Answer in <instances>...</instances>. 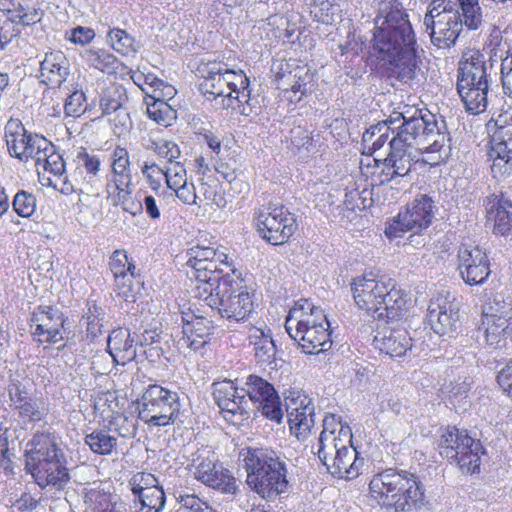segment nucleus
I'll use <instances>...</instances> for the list:
<instances>
[{
	"instance_id": "nucleus-1",
	"label": "nucleus",
	"mask_w": 512,
	"mask_h": 512,
	"mask_svg": "<svg viewBox=\"0 0 512 512\" xmlns=\"http://www.w3.org/2000/svg\"><path fill=\"white\" fill-rule=\"evenodd\" d=\"M405 121L389 140L390 152L382 161V184L408 175L412 165L418 162L417 151L438 153L436 163L449 156L450 136L441 116L415 109Z\"/></svg>"
},
{
	"instance_id": "nucleus-2",
	"label": "nucleus",
	"mask_w": 512,
	"mask_h": 512,
	"mask_svg": "<svg viewBox=\"0 0 512 512\" xmlns=\"http://www.w3.org/2000/svg\"><path fill=\"white\" fill-rule=\"evenodd\" d=\"M373 48L387 57L400 81L407 83L423 75L416 36L404 11L391 9L377 19Z\"/></svg>"
},
{
	"instance_id": "nucleus-3",
	"label": "nucleus",
	"mask_w": 512,
	"mask_h": 512,
	"mask_svg": "<svg viewBox=\"0 0 512 512\" xmlns=\"http://www.w3.org/2000/svg\"><path fill=\"white\" fill-rule=\"evenodd\" d=\"M25 469L42 489L62 491L70 482L65 454L48 432L36 433L26 444Z\"/></svg>"
},
{
	"instance_id": "nucleus-4",
	"label": "nucleus",
	"mask_w": 512,
	"mask_h": 512,
	"mask_svg": "<svg viewBox=\"0 0 512 512\" xmlns=\"http://www.w3.org/2000/svg\"><path fill=\"white\" fill-rule=\"evenodd\" d=\"M371 496L387 510L412 512L424 504V487L418 477L406 470L389 468L375 474L369 483Z\"/></svg>"
},
{
	"instance_id": "nucleus-5",
	"label": "nucleus",
	"mask_w": 512,
	"mask_h": 512,
	"mask_svg": "<svg viewBox=\"0 0 512 512\" xmlns=\"http://www.w3.org/2000/svg\"><path fill=\"white\" fill-rule=\"evenodd\" d=\"M329 328L323 309L307 299L296 302L285 321L286 332L306 354H318L331 347Z\"/></svg>"
},
{
	"instance_id": "nucleus-6",
	"label": "nucleus",
	"mask_w": 512,
	"mask_h": 512,
	"mask_svg": "<svg viewBox=\"0 0 512 512\" xmlns=\"http://www.w3.org/2000/svg\"><path fill=\"white\" fill-rule=\"evenodd\" d=\"M246 483L264 499H274L289 488L286 463L282 455L272 449H249L244 458Z\"/></svg>"
},
{
	"instance_id": "nucleus-7",
	"label": "nucleus",
	"mask_w": 512,
	"mask_h": 512,
	"mask_svg": "<svg viewBox=\"0 0 512 512\" xmlns=\"http://www.w3.org/2000/svg\"><path fill=\"white\" fill-rule=\"evenodd\" d=\"M198 296L203 297L208 305L216 308L219 315L230 323L248 320L254 310L253 295L243 280L235 274H225L222 279L209 286Z\"/></svg>"
},
{
	"instance_id": "nucleus-8",
	"label": "nucleus",
	"mask_w": 512,
	"mask_h": 512,
	"mask_svg": "<svg viewBox=\"0 0 512 512\" xmlns=\"http://www.w3.org/2000/svg\"><path fill=\"white\" fill-rule=\"evenodd\" d=\"M484 55L479 50L465 52L459 62L457 91L465 108L472 114H480L487 109L490 88L489 69Z\"/></svg>"
},
{
	"instance_id": "nucleus-9",
	"label": "nucleus",
	"mask_w": 512,
	"mask_h": 512,
	"mask_svg": "<svg viewBox=\"0 0 512 512\" xmlns=\"http://www.w3.org/2000/svg\"><path fill=\"white\" fill-rule=\"evenodd\" d=\"M138 417L149 428L173 424L181 409L176 391L157 384H151L137 401Z\"/></svg>"
},
{
	"instance_id": "nucleus-10",
	"label": "nucleus",
	"mask_w": 512,
	"mask_h": 512,
	"mask_svg": "<svg viewBox=\"0 0 512 512\" xmlns=\"http://www.w3.org/2000/svg\"><path fill=\"white\" fill-rule=\"evenodd\" d=\"M129 152L117 146L111 155V172L106 178V192L113 205L121 206L133 216L143 212L142 199L132 198V174Z\"/></svg>"
},
{
	"instance_id": "nucleus-11",
	"label": "nucleus",
	"mask_w": 512,
	"mask_h": 512,
	"mask_svg": "<svg viewBox=\"0 0 512 512\" xmlns=\"http://www.w3.org/2000/svg\"><path fill=\"white\" fill-rule=\"evenodd\" d=\"M423 25L432 44L438 48L453 46L463 30L460 12L450 0H432Z\"/></svg>"
},
{
	"instance_id": "nucleus-12",
	"label": "nucleus",
	"mask_w": 512,
	"mask_h": 512,
	"mask_svg": "<svg viewBox=\"0 0 512 512\" xmlns=\"http://www.w3.org/2000/svg\"><path fill=\"white\" fill-rule=\"evenodd\" d=\"M203 82L201 89L204 94L213 96L217 107L228 109L233 106V89L245 88L249 84V78L242 70L229 69L222 62H209L203 69Z\"/></svg>"
},
{
	"instance_id": "nucleus-13",
	"label": "nucleus",
	"mask_w": 512,
	"mask_h": 512,
	"mask_svg": "<svg viewBox=\"0 0 512 512\" xmlns=\"http://www.w3.org/2000/svg\"><path fill=\"white\" fill-rule=\"evenodd\" d=\"M190 466L194 478L204 485L226 495H236L240 491V482L223 467L210 448L202 447L193 453Z\"/></svg>"
},
{
	"instance_id": "nucleus-14",
	"label": "nucleus",
	"mask_w": 512,
	"mask_h": 512,
	"mask_svg": "<svg viewBox=\"0 0 512 512\" xmlns=\"http://www.w3.org/2000/svg\"><path fill=\"white\" fill-rule=\"evenodd\" d=\"M439 453L450 462H456L463 473L479 471L482 446L465 430L447 427L438 443Z\"/></svg>"
},
{
	"instance_id": "nucleus-15",
	"label": "nucleus",
	"mask_w": 512,
	"mask_h": 512,
	"mask_svg": "<svg viewBox=\"0 0 512 512\" xmlns=\"http://www.w3.org/2000/svg\"><path fill=\"white\" fill-rule=\"evenodd\" d=\"M254 218L261 237L272 245L286 243L297 229L294 215L283 205L261 206L255 211Z\"/></svg>"
},
{
	"instance_id": "nucleus-16",
	"label": "nucleus",
	"mask_w": 512,
	"mask_h": 512,
	"mask_svg": "<svg viewBox=\"0 0 512 512\" xmlns=\"http://www.w3.org/2000/svg\"><path fill=\"white\" fill-rule=\"evenodd\" d=\"M187 256L186 264L192 268V276L201 283L197 286L198 293L222 279V265L230 266L227 254L213 247L193 246L187 251Z\"/></svg>"
},
{
	"instance_id": "nucleus-17",
	"label": "nucleus",
	"mask_w": 512,
	"mask_h": 512,
	"mask_svg": "<svg viewBox=\"0 0 512 512\" xmlns=\"http://www.w3.org/2000/svg\"><path fill=\"white\" fill-rule=\"evenodd\" d=\"M5 138L11 156L22 162L39 159L45 149H51V142L45 137L29 133L21 121L10 119L5 126Z\"/></svg>"
},
{
	"instance_id": "nucleus-18",
	"label": "nucleus",
	"mask_w": 512,
	"mask_h": 512,
	"mask_svg": "<svg viewBox=\"0 0 512 512\" xmlns=\"http://www.w3.org/2000/svg\"><path fill=\"white\" fill-rule=\"evenodd\" d=\"M390 282V278L380 275L374 270L366 271L355 277L351 283V291L356 305L375 318L382 307L381 302H383Z\"/></svg>"
},
{
	"instance_id": "nucleus-19",
	"label": "nucleus",
	"mask_w": 512,
	"mask_h": 512,
	"mask_svg": "<svg viewBox=\"0 0 512 512\" xmlns=\"http://www.w3.org/2000/svg\"><path fill=\"white\" fill-rule=\"evenodd\" d=\"M433 201L427 195H421L407 205L385 229L388 238H398L406 231L420 232L426 229L433 218Z\"/></svg>"
},
{
	"instance_id": "nucleus-20",
	"label": "nucleus",
	"mask_w": 512,
	"mask_h": 512,
	"mask_svg": "<svg viewBox=\"0 0 512 512\" xmlns=\"http://www.w3.org/2000/svg\"><path fill=\"white\" fill-rule=\"evenodd\" d=\"M285 407L291 434L298 439H306L315 424L313 399L303 391L289 390L285 396Z\"/></svg>"
},
{
	"instance_id": "nucleus-21",
	"label": "nucleus",
	"mask_w": 512,
	"mask_h": 512,
	"mask_svg": "<svg viewBox=\"0 0 512 512\" xmlns=\"http://www.w3.org/2000/svg\"><path fill=\"white\" fill-rule=\"evenodd\" d=\"M241 392H244L250 401L258 404L257 407L263 416L278 424L281 423L284 414L280 397L267 380L257 375H249Z\"/></svg>"
},
{
	"instance_id": "nucleus-22",
	"label": "nucleus",
	"mask_w": 512,
	"mask_h": 512,
	"mask_svg": "<svg viewBox=\"0 0 512 512\" xmlns=\"http://www.w3.org/2000/svg\"><path fill=\"white\" fill-rule=\"evenodd\" d=\"M427 311L431 329L440 336L450 335L460 326L459 305L449 294H437Z\"/></svg>"
},
{
	"instance_id": "nucleus-23",
	"label": "nucleus",
	"mask_w": 512,
	"mask_h": 512,
	"mask_svg": "<svg viewBox=\"0 0 512 512\" xmlns=\"http://www.w3.org/2000/svg\"><path fill=\"white\" fill-rule=\"evenodd\" d=\"M213 396L228 423L237 426L249 418L248 400L244 394H240L239 389L233 385L232 381L215 383Z\"/></svg>"
},
{
	"instance_id": "nucleus-24",
	"label": "nucleus",
	"mask_w": 512,
	"mask_h": 512,
	"mask_svg": "<svg viewBox=\"0 0 512 512\" xmlns=\"http://www.w3.org/2000/svg\"><path fill=\"white\" fill-rule=\"evenodd\" d=\"M457 269L470 286L482 285L489 277L491 270L486 253L478 246L463 244L459 247Z\"/></svg>"
},
{
	"instance_id": "nucleus-25",
	"label": "nucleus",
	"mask_w": 512,
	"mask_h": 512,
	"mask_svg": "<svg viewBox=\"0 0 512 512\" xmlns=\"http://www.w3.org/2000/svg\"><path fill=\"white\" fill-rule=\"evenodd\" d=\"M32 333L40 342L56 343L63 339V314L52 306H39L32 314Z\"/></svg>"
},
{
	"instance_id": "nucleus-26",
	"label": "nucleus",
	"mask_w": 512,
	"mask_h": 512,
	"mask_svg": "<svg viewBox=\"0 0 512 512\" xmlns=\"http://www.w3.org/2000/svg\"><path fill=\"white\" fill-rule=\"evenodd\" d=\"M182 336L178 339L179 349H189L198 352L208 344L213 326L211 322L194 314L181 315Z\"/></svg>"
},
{
	"instance_id": "nucleus-27",
	"label": "nucleus",
	"mask_w": 512,
	"mask_h": 512,
	"mask_svg": "<svg viewBox=\"0 0 512 512\" xmlns=\"http://www.w3.org/2000/svg\"><path fill=\"white\" fill-rule=\"evenodd\" d=\"M486 218L493 223V232L502 236L512 230V202L503 193L491 194L484 199Z\"/></svg>"
},
{
	"instance_id": "nucleus-28",
	"label": "nucleus",
	"mask_w": 512,
	"mask_h": 512,
	"mask_svg": "<svg viewBox=\"0 0 512 512\" xmlns=\"http://www.w3.org/2000/svg\"><path fill=\"white\" fill-rule=\"evenodd\" d=\"M412 339L405 328L384 327L377 331L373 344L381 353L401 357L411 349Z\"/></svg>"
},
{
	"instance_id": "nucleus-29",
	"label": "nucleus",
	"mask_w": 512,
	"mask_h": 512,
	"mask_svg": "<svg viewBox=\"0 0 512 512\" xmlns=\"http://www.w3.org/2000/svg\"><path fill=\"white\" fill-rule=\"evenodd\" d=\"M336 454H333L330 462L324 465L327 470L339 478L353 479L359 475L364 459L358 457L357 450L350 444L343 445Z\"/></svg>"
},
{
	"instance_id": "nucleus-30",
	"label": "nucleus",
	"mask_w": 512,
	"mask_h": 512,
	"mask_svg": "<svg viewBox=\"0 0 512 512\" xmlns=\"http://www.w3.org/2000/svg\"><path fill=\"white\" fill-rule=\"evenodd\" d=\"M134 338L127 329L113 330L108 336L107 350L113 361L124 366L136 357Z\"/></svg>"
},
{
	"instance_id": "nucleus-31",
	"label": "nucleus",
	"mask_w": 512,
	"mask_h": 512,
	"mask_svg": "<svg viewBox=\"0 0 512 512\" xmlns=\"http://www.w3.org/2000/svg\"><path fill=\"white\" fill-rule=\"evenodd\" d=\"M381 306L377 316H375L376 319H386L387 323L399 321L408 312L407 294L400 289H396L391 281Z\"/></svg>"
},
{
	"instance_id": "nucleus-32",
	"label": "nucleus",
	"mask_w": 512,
	"mask_h": 512,
	"mask_svg": "<svg viewBox=\"0 0 512 512\" xmlns=\"http://www.w3.org/2000/svg\"><path fill=\"white\" fill-rule=\"evenodd\" d=\"M42 82L59 87L69 74V64L65 55L60 51L50 52L40 63Z\"/></svg>"
},
{
	"instance_id": "nucleus-33",
	"label": "nucleus",
	"mask_w": 512,
	"mask_h": 512,
	"mask_svg": "<svg viewBox=\"0 0 512 512\" xmlns=\"http://www.w3.org/2000/svg\"><path fill=\"white\" fill-rule=\"evenodd\" d=\"M248 339L254 347V357L257 363L270 365L275 361L277 349L269 328H250Z\"/></svg>"
},
{
	"instance_id": "nucleus-34",
	"label": "nucleus",
	"mask_w": 512,
	"mask_h": 512,
	"mask_svg": "<svg viewBox=\"0 0 512 512\" xmlns=\"http://www.w3.org/2000/svg\"><path fill=\"white\" fill-rule=\"evenodd\" d=\"M0 9L7 12L12 23L21 26L35 25L44 16V10L40 7L29 6L18 0H4L0 3Z\"/></svg>"
},
{
	"instance_id": "nucleus-35",
	"label": "nucleus",
	"mask_w": 512,
	"mask_h": 512,
	"mask_svg": "<svg viewBox=\"0 0 512 512\" xmlns=\"http://www.w3.org/2000/svg\"><path fill=\"white\" fill-rule=\"evenodd\" d=\"M414 110L415 109L413 108L404 106L403 111H394L388 119L380 121L379 128H377L375 132L376 134H379L378 138L372 141V143L367 147L369 153L372 154L381 149L389 140L390 134L394 136L397 132V128L401 125L402 122L409 120V117H411V114Z\"/></svg>"
},
{
	"instance_id": "nucleus-36",
	"label": "nucleus",
	"mask_w": 512,
	"mask_h": 512,
	"mask_svg": "<svg viewBox=\"0 0 512 512\" xmlns=\"http://www.w3.org/2000/svg\"><path fill=\"white\" fill-rule=\"evenodd\" d=\"M352 433L350 427H341L337 435L330 436L327 433H320L316 447L320 461L323 465L330 462L333 454H336L343 445L350 444Z\"/></svg>"
},
{
	"instance_id": "nucleus-37",
	"label": "nucleus",
	"mask_w": 512,
	"mask_h": 512,
	"mask_svg": "<svg viewBox=\"0 0 512 512\" xmlns=\"http://www.w3.org/2000/svg\"><path fill=\"white\" fill-rule=\"evenodd\" d=\"M482 324L485 326V338L490 346L498 347L505 340L509 327L508 319L501 315L485 314Z\"/></svg>"
},
{
	"instance_id": "nucleus-38",
	"label": "nucleus",
	"mask_w": 512,
	"mask_h": 512,
	"mask_svg": "<svg viewBox=\"0 0 512 512\" xmlns=\"http://www.w3.org/2000/svg\"><path fill=\"white\" fill-rule=\"evenodd\" d=\"M85 444L90 450L99 455H110L117 446V438L108 430L96 429L85 436Z\"/></svg>"
},
{
	"instance_id": "nucleus-39",
	"label": "nucleus",
	"mask_w": 512,
	"mask_h": 512,
	"mask_svg": "<svg viewBox=\"0 0 512 512\" xmlns=\"http://www.w3.org/2000/svg\"><path fill=\"white\" fill-rule=\"evenodd\" d=\"M166 503L165 493L161 486L136 497L133 500L135 512H161Z\"/></svg>"
},
{
	"instance_id": "nucleus-40",
	"label": "nucleus",
	"mask_w": 512,
	"mask_h": 512,
	"mask_svg": "<svg viewBox=\"0 0 512 512\" xmlns=\"http://www.w3.org/2000/svg\"><path fill=\"white\" fill-rule=\"evenodd\" d=\"M147 115L150 119L162 126H170L177 118V112L166 101L145 99Z\"/></svg>"
},
{
	"instance_id": "nucleus-41",
	"label": "nucleus",
	"mask_w": 512,
	"mask_h": 512,
	"mask_svg": "<svg viewBox=\"0 0 512 512\" xmlns=\"http://www.w3.org/2000/svg\"><path fill=\"white\" fill-rule=\"evenodd\" d=\"M35 166L38 171H43L53 174L54 177L64 173L65 163L62 156L55 151V146L51 143V149L42 151L39 159H36Z\"/></svg>"
},
{
	"instance_id": "nucleus-42",
	"label": "nucleus",
	"mask_w": 512,
	"mask_h": 512,
	"mask_svg": "<svg viewBox=\"0 0 512 512\" xmlns=\"http://www.w3.org/2000/svg\"><path fill=\"white\" fill-rule=\"evenodd\" d=\"M85 60L90 66H93L101 72L107 74H112L116 72L117 58L106 50H87L85 52Z\"/></svg>"
},
{
	"instance_id": "nucleus-43",
	"label": "nucleus",
	"mask_w": 512,
	"mask_h": 512,
	"mask_svg": "<svg viewBox=\"0 0 512 512\" xmlns=\"http://www.w3.org/2000/svg\"><path fill=\"white\" fill-rule=\"evenodd\" d=\"M462 14V23L468 30H478L483 23L482 8L479 0H458Z\"/></svg>"
},
{
	"instance_id": "nucleus-44",
	"label": "nucleus",
	"mask_w": 512,
	"mask_h": 512,
	"mask_svg": "<svg viewBox=\"0 0 512 512\" xmlns=\"http://www.w3.org/2000/svg\"><path fill=\"white\" fill-rule=\"evenodd\" d=\"M108 41L111 47L123 55L136 53L138 46L134 38L129 35L125 30L114 28L110 29L107 34Z\"/></svg>"
},
{
	"instance_id": "nucleus-45",
	"label": "nucleus",
	"mask_w": 512,
	"mask_h": 512,
	"mask_svg": "<svg viewBox=\"0 0 512 512\" xmlns=\"http://www.w3.org/2000/svg\"><path fill=\"white\" fill-rule=\"evenodd\" d=\"M49 185L64 195H71L73 193L89 194L92 191V184L90 181L83 179L82 183H73L71 178L64 175V173L54 177V179L49 178Z\"/></svg>"
},
{
	"instance_id": "nucleus-46",
	"label": "nucleus",
	"mask_w": 512,
	"mask_h": 512,
	"mask_svg": "<svg viewBox=\"0 0 512 512\" xmlns=\"http://www.w3.org/2000/svg\"><path fill=\"white\" fill-rule=\"evenodd\" d=\"M128 485L135 498L160 486L158 479L145 471L134 473L128 480Z\"/></svg>"
},
{
	"instance_id": "nucleus-47",
	"label": "nucleus",
	"mask_w": 512,
	"mask_h": 512,
	"mask_svg": "<svg viewBox=\"0 0 512 512\" xmlns=\"http://www.w3.org/2000/svg\"><path fill=\"white\" fill-rule=\"evenodd\" d=\"M15 410H17L19 417L28 419L30 422H39L48 414V409L44 403L32 398L24 400L15 407Z\"/></svg>"
},
{
	"instance_id": "nucleus-48",
	"label": "nucleus",
	"mask_w": 512,
	"mask_h": 512,
	"mask_svg": "<svg viewBox=\"0 0 512 512\" xmlns=\"http://www.w3.org/2000/svg\"><path fill=\"white\" fill-rule=\"evenodd\" d=\"M104 315L105 313L102 308L95 303L88 305L84 319L86 320L87 332L92 338H96L104 333Z\"/></svg>"
},
{
	"instance_id": "nucleus-49",
	"label": "nucleus",
	"mask_w": 512,
	"mask_h": 512,
	"mask_svg": "<svg viewBox=\"0 0 512 512\" xmlns=\"http://www.w3.org/2000/svg\"><path fill=\"white\" fill-rule=\"evenodd\" d=\"M164 179L168 188L171 190L174 188H180L187 183V172L183 162L178 161L175 163H169L165 165Z\"/></svg>"
},
{
	"instance_id": "nucleus-50",
	"label": "nucleus",
	"mask_w": 512,
	"mask_h": 512,
	"mask_svg": "<svg viewBox=\"0 0 512 512\" xmlns=\"http://www.w3.org/2000/svg\"><path fill=\"white\" fill-rule=\"evenodd\" d=\"M135 273H125L122 276L115 278V285L117 293L120 297L125 300L134 301L137 293L139 292V282L136 285L133 284Z\"/></svg>"
},
{
	"instance_id": "nucleus-51",
	"label": "nucleus",
	"mask_w": 512,
	"mask_h": 512,
	"mask_svg": "<svg viewBox=\"0 0 512 512\" xmlns=\"http://www.w3.org/2000/svg\"><path fill=\"white\" fill-rule=\"evenodd\" d=\"M109 266L114 278L128 272L134 274L136 270V266L128 260V256L124 250H116L112 253Z\"/></svg>"
},
{
	"instance_id": "nucleus-52",
	"label": "nucleus",
	"mask_w": 512,
	"mask_h": 512,
	"mask_svg": "<svg viewBox=\"0 0 512 512\" xmlns=\"http://www.w3.org/2000/svg\"><path fill=\"white\" fill-rule=\"evenodd\" d=\"M36 208V199L35 197L26 192L19 191L13 200V209L14 211L21 217H29L31 216Z\"/></svg>"
},
{
	"instance_id": "nucleus-53",
	"label": "nucleus",
	"mask_w": 512,
	"mask_h": 512,
	"mask_svg": "<svg viewBox=\"0 0 512 512\" xmlns=\"http://www.w3.org/2000/svg\"><path fill=\"white\" fill-rule=\"evenodd\" d=\"M86 111V97L82 91L72 92L65 100L66 117H79Z\"/></svg>"
},
{
	"instance_id": "nucleus-54",
	"label": "nucleus",
	"mask_w": 512,
	"mask_h": 512,
	"mask_svg": "<svg viewBox=\"0 0 512 512\" xmlns=\"http://www.w3.org/2000/svg\"><path fill=\"white\" fill-rule=\"evenodd\" d=\"M152 86L154 90L151 93L147 88H141L143 92H145L146 98L150 100L165 101V98L171 99L176 94V90L173 86L159 78L153 79Z\"/></svg>"
},
{
	"instance_id": "nucleus-55",
	"label": "nucleus",
	"mask_w": 512,
	"mask_h": 512,
	"mask_svg": "<svg viewBox=\"0 0 512 512\" xmlns=\"http://www.w3.org/2000/svg\"><path fill=\"white\" fill-rule=\"evenodd\" d=\"M291 144L300 153L308 154L314 149L313 139L309 131L302 127L291 130Z\"/></svg>"
},
{
	"instance_id": "nucleus-56",
	"label": "nucleus",
	"mask_w": 512,
	"mask_h": 512,
	"mask_svg": "<svg viewBox=\"0 0 512 512\" xmlns=\"http://www.w3.org/2000/svg\"><path fill=\"white\" fill-rule=\"evenodd\" d=\"M78 159L81 162V165L77 168H83L84 174H88L89 177L86 179V181H90L92 184V188L94 187L95 183L97 182L96 176L97 173L100 170V159L96 155H90L87 152L79 153Z\"/></svg>"
},
{
	"instance_id": "nucleus-57",
	"label": "nucleus",
	"mask_w": 512,
	"mask_h": 512,
	"mask_svg": "<svg viewBox=\"0 0 512 512\" xmlns=\"http://www.w3.org/2000/svg\"><path fill=\"white\" fill-rule=\"evenodd\" d=\"M233 106L231 108L236 109L235 104H246L240 109V113L245 116H249L253 112L255 103L251 99V91L249 84L245 88L233 89L232 91Z\"/></svg>"
},
{
	"instance_id": "nucleus-58",
	"label": "nucleus",
	"mask_w": 512,
	"mask_h": 512,
	"mask_svg": "<svg viewBox=\"0 0 512 512\" xmlns=\"http://www.w3.org/2000/svg\"><path fill=\"white\" fill-rule=\"evenodd\" d=\"M142 174L146 177L149 185L155 191L161 187V180L164 178L165 167L162 168L155 162H145L141 168Z\"/></svg>"
},
{
	"instance_id": "nucleus-59",
	"label": "nucleus",
	"mask_w": 512,
	"mask_h": 512,
	"mask_svg": "<svg viewBox=\"0 0 512 512\" xmlns=\"http://www.w3.org/2000/svg\"><path fill=\"white\" fill-rule=\"evenodd\" d=\"M155 153L160 158L166 159V165L171 162H178L177 159H179L181 156V151L178 145L169 140H159L158 146L155 147Z\"/></svg>"
},
{
	"instance_id": "nucleus-60",
	"label": "nucleus",
	"mask_w": 512,
	"mask_h": 512,
	"mask_svg": "<svg viewBox=\"0 0 512 512\" xmlns=\"http://www.w3.org/2000/svg\"><path fill=\"white\" fill-rule=\"evenodd\" d=\"M295 81L291 86V91L295 94L300 93L299 100L302 96L306 95L309 92L308 85L311 81V75L309 74V70L305 68H299L295 70L294 73Z\"/></svg>"
},
{
	"instance_id": "nucleus-61",
	"label": "nucleus",
	"mask_w": 512,
	"mask_h": 512,
	"mask_svg": "<svg viewBox=\"0 0 512 512\" xmlns=\"http://www.w3.org/2000/svg\"><path fill=\"white\" fill-rule=\"evenodd\" d=\"M9 399L11 405L15 408L24 400L29 399V391L19 380L13 379L8 386Z\"/></svg>"
},
{
	"instance_id": "nucleus-62",
	"label": "nucleus",
	"mask_w": 512,
	"mask_h": 512,
	"mask_svg": "<svg viewBox=\"0 0 512 512\" xmlns=\"http://www.w3.org/2000/svg\"><path fill=\"white\" fill-rule=\"evenodd\" d=\"M491 173L497 181H503L512 175V160L494 159L492 160Z\"/></svg>"
},
{
	"instance_id": "nucleus-63",
	"label": "nucleus",
	"mask_w": 512,
	"mask_h": 512,
	"mask_svg": "<svg viewBox=\"0 0 512 512\" xmlns=\"http://www.w3.org/2000/svg\"><path fill=\"white\" fill-rule=\"evenodd\" d=\"M177 500L182 507L193 512H205L209 509L206 502L193 494H179Z\"/></svg>"
},
{
	"instance_id": "nucleus-64",
	"label": "nucleus",
	"mask_w": 512,
	"mask_h": 512,
	"mask_svg": "<svg viewBox=\"0 0 512 512\" xmlns=\"http://www.w3.org/2000/svg\"><path fill=\"white\" fill-rule=\"evenodd\" d=\"M491 149L489 151V158L494 159H508L512 160V139L509 142L491 141Z\"/></svg>"
}]
</instances>
